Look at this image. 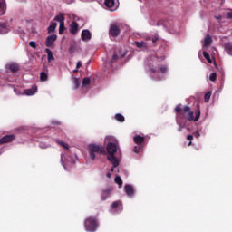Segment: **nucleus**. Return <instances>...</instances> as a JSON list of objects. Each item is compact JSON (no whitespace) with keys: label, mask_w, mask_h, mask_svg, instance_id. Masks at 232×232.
<instances>
[{"label":"nucleus","mask_w":232,"mask_h":232,"mask_svg":"<svg viewBox=\"0 0 232 232\" xmlns=\"http://www.w3.org/2000/svg\"><path fill=\"white\" fill-rule=\"evenodd\" d=\"M125 193L128 197H133L135 195V190L133 189V186L125 185Z\"/></svg>","instance_id":"13"},{"label":"nucleus","mask_w":232,"mask_h":232,"mask_svg":"<svg viewBox=\"0 0 232 232\" xmlns=\"http://www.w3.org/2000/svg\"><path fill=\"white\" fill-rule=\"evenodd\" d=\"M89 157L92 160H95V159H99L101 155H104L106 153V149L102 145L98 144H90L88 146Z\"/></svg>","instance_id":"3"},{"label":"nucleus","mask_w":232,"mask_h":232,"mask_svg":"<svg viewBox=\"0 0 232 232\" xmlns=\"http://www.w3.org/2000/svg\"><path fill=\"white\" fill-rule=\"evenodd\" d=\"M29 46H31V48H34V49L37 48V44L34 41H31L29 43Z\"/></svg>","instance_id":"37"},{"label":"nucleus","mask_w":232,"mask_h":232,"mask_svg":"<svg viewBox=\"0 0 232 232\" xmlns=\"http://www.w3.org/2000/svg\"><path fill=\"white\" fill-rule=\"evenodd\" d=\"M115 120L118 121V122H124L125 118L122 116V114L118 113L115 115Z\"/></svg>","instance_id":"26"},{"label":"nucleus","mask_w":232,"mask_h":232,"mask_svg":"<svg viewBox=\"0 0 232 232\" xmlns=\"http://www.w3.org/2000/svg\"><path fill=\"white\" fill-rule=\"evenodd\" d=\"M194 137H196L197 139H198V137H200V133H199V132H196V133L194 134Z\"/></svg>","instance_id":"45"},{"label":"nucleus","mask_w":232,"mask_h":232,"mask_svg":"<svg viewBox=\"0 0 232 232\" xmlns=\"http://www.w3.org/2000/svg\"><path fill=\"white\" fill-rule=\"evenodd\" d=\"M145 63L151 73H166L168 72V67L160 65V60L155 55L147 58Z\"/></svg>","instance_id":"2"},{"label":"nucleus","mask_w":232,"mask_h":232,"mask_svg":"<svg viewBox=\"0 0 232 232\" xmlns=\"http://www.w3.org/2000/svg\"><path fill=\"white\" fill-rule=\"evenodd\" d=\"M143 150H144V145H137V146H134L133 148L134 153H142Z\"/></svg>","instance_id":"19"},{"label":"nucleus","mask_w":232,"mask_h":232,"mask_svg":"<svg viewBox=\"0 0 232 232\" xmlns=\"http://www.w3.org/2000/svg\"><path fill=\"white\" fill-rule=\"evenodd\" d=\"M0 34H8V23H0Z\"/></svg>","instance_id":"16"},{"label":"nucleus","mask_w":232,"mask_h":232,"mask_svg":"<svg viewBox=\"0 0 232 232\" xmlns=\"http://www.w3.org/2000/svg\"><path fill=\"white\" fill-rule=\"evenodd\" d=\"M65 30H66V27L64 26V22H63V24H60V26H59L60 35H63Z\"/></svg>","instance_id":"27"},{"label":"nucleus","mask_w":232,"mask_h":232,"mask_svg":"<svg viewBox=\"0 0 232 232\" xmlns=\"http://www.w3.org/2000/svg\"><path fill=\"white\" fill-rule=\"evenodd\" d=\"M149 41H152V44H156L157 41H159V34H156L154 37H149Z\"/></svg>","instance_id":"31"},{"label":"nucleus","mask_w":232,"mask_h":232,"mask_svg":"<svg viewBox=\"0 0 232 232\" xmlns=\"http://www.w3.org/2000/svg\"><path fill=\"white\" fill-rule=\"evenodd\" d=\"M225 52L228 53V55H232V43H227L224 45Z\"/></svg>","instance_id":"17"},{"label":"nucleus","mask_w":232,"mask_h":232,"mask_svg":"<svg viewBox=\"0 0 232 232\" xmlns=\"http://www.w3.org/2000/svg\"><path fill=\"white\" fill-rule=\"evenodd\" d=\"M45 52L47 53V59L48 61H53L55 58L53 57V53H52V50H50L49 48L45 49Z\"/></svg>","instance_id":"21"},{"label":"nucleus","mask_w":232,"mask_h":232,"mask_svg":"<svg viewBox=\"0 0 232 232\" xmlns=\"http://www.w3.org/2000/svg\"><path fill=\"white\" fill-rule=\"evenodd\" d=\"M78 30H79V24H77V22H72L71 24V29H70V33L72 34V35H75Z\"/></svg>","instance_id":"14"},{"label":"nucleus","mask_w":232,"mask_h":232,"mask_svg":"<svg viewBox=\"0 0 232 232\" xmlns=\"http://www.w3.org/2000/svg\"><path fill=\"white\" fill-rule=\"evenodd\" d=\"M58 144L64 148L65 150H68V144L64 143L63 141H58Z\"/></svg>","instance_id":"35"},{"label":"nucleus","mask_w":232,"mask_h":232,"mask_svg":"<svg viewBox=\"0 0 232 232\" xmlns=\"http://www.w3.org/2000/svg\"><path fill=\"white\" fill-rule=\"evenodd\" d=\"M40 81H42L43 82L48 81V74L45 72H42L40 73Z\"/></svg>","instance_id":"24"},{"label":"nucleus","mask_w":232,"mask_h":232,"mask_svg":"<svg viewBox=\"0 0 232 232\" xmlns=\"http://www.w3.org/2000/svg\"><path fill=\"white\" fill-rule=\"evenodd\" d=\"M181 105L179 104L175 107V111L177 114V117H180L181 119H184V116H186L187 121H193V122H198V119H200V107L198 106L195 112L191 111V107L186 105L183 108L180 107Z\"/></svg>","instance_id":"1"},{"label":"nucleus","mask_w":232,"mask_h":232,"mask_svg":"<svg viewBox=\"0 0 232 232\" xmlns=\"http://www.w3.org/2000/svg\"><path fill=\"white\" fill-rule=\"evenodd\" d=\"M104 5L107 8H113L115 6V0H105Z\"/></svg>","instance_id":"20"},{"label":"nucleus","mask_w":232,"mask_h":232,"mask_svg":"<svg viewBox=\"0 0 232 232\" xmlns=\"http://www.w3.org/2000/svg\"><path fill=\"white\" fill-rule=\"evenodd\" d=\"M81 66H82V63L81 61H78L77 64H76L77 70H79V68H81Z\"/></svg>","instance_id":"40"},{"label":"nucleus","mask_w":232,"mask_h":232,"mask_svg":"<svg viewBox=\"0 0 232 232\" xmlns=\"http://www.w3.org/2000/svg\"><path fill=\"white\" fill-rule=\"evenodd\" d=\"M215 19H217L218 21H222V15H218V16H215Z\"/></svg>","instance_id":"42"},{"label":"nucleus","mask_w":232,"mask_h":232,"mask_svg":"<svg viewBox=\"0 0 232 232\" xmlns=\"http://www.w3.org/2000/svg\"><path fill=\"white\" fill-rule=\"evenodd\" d=\"M145 140H146V138H144L140 135H136L133 138V142H134V144H137V146H144Z\"/></svg>","instance_id":"10"},{"label":"nucleus","mask_w":232,"mask_h":232,"mask_svg":"<svg viewBox=\"0 0 232 232\" xmlns=\"http://www.w3.org/2000/svg\"><path fill=\"white\" fill-rule=\"evenodd\" d=\"M14 140H15V135L14 134L6 135L0 139V145L8 144L9 142H14Z\"/></svg>","instance_id":"7"},{"label":"nucleus","mask_w":232,"mask_h":232,"mask_svg":"<svg viewBox=\"0 0 232 232\" xmlns=\"http://www.w3.org/2000/svg\"><path fill=\"white\" fill-rule=\"evenodd\" d=\"M70 53H75V45H71L69 48Z\"/></svg>","instance_id":"38"},{"label":"nucleus","mask_w":232,"mask_h":232,"mask_svg":"<svg viewBox=\"0 0 232 232\" xmlns=\"http://www.w3.org/2000/svg\"><path fill=\"white\" fill-rule=\"evenodd\" d=\"M91 80L89 77H86L82 80V86H90Z\"/></svg>","instance_id":"32"},{"label":"nucleus","mask_w":232,"mask_h":232,"mask_svg":"<svg viewBox=\"0 0 232 232\" xmlns=\"http://www.w3.org/2000/svg\"><path fill=\"white\" fill-rule=\"evenodd\" d=\"M212 39L209 35H207L205 40H204V46H209V44H211L212 43Z\"/></svg>","instance_id":"25"},{"label":"nucleus","mask_w":232,"mask_h":232,"mask_svg":"<svg viewBox=\"0 0 232 232\" xmlns=\"http://www.w3.org/2000/svg\"><path fill=\"white\" fill-rule=\"evenodd\" d=\"M55 28H57V23L51 22L50 26L48 27V34H53V32H55Z\"/></svg>","instance_id":"18"},{"label":"nucleus","mask_w":232,"mask_h":232,"mask_svg":"<svg viewBox=\"0 0 232 232\" xmlns=\"http://www.w3.org/2000/svg\"><path fill=\"white\" fill-rule=\"evenodd\" d=\"M114 181L120 188L122 186V179H121V176H116Z\"/></svg>","instance_id":"28"},{"label":"nucleus","mask_w":232,"mask_h":232,"mask_svg":"<svg viewBox=\"0 0 232 232\" xmlns=\"http://www.w3.org/2000/svg\"><path fill=\"white\" fill-rule=\"evenodd\" d=\"M184 130V126L180 125L179 128H178V131L180 133V131H182Z\"/></svg>","instance_id":"43"},{"label":"nucleus","mask_w":232,"mask_h":232,"mask_svg":"<svg viewBox=\"0 0 232 232\" xmlns=\"http://www.w3.org/2000/svg\"><path fill=\"white\" fill-rule=\"evenodd\" d=\"M24 95H35L37 93V85H33L31 89L24 90Z\"/></svg>","instance_id":"15"},{"label":"nucleus","mask_w":232,"mask_h":232,"mask_svg":"<svg viewBox=\"0 0 232 232\" xmlns=\"http://www.w3.org/2000/svg\"><path fill=\"white\" fill-rule=\"evenodd\" d=\"M77 72H79V69H75V70H73V73H77Z\"/></svg>","instance_id":"48"},{"label":"nucleus","mask_w":232,"mask_h":232,"mask_svg":"<svg viewBox=\"0 0 232 232\" xmlns=\"http://www.w3.org/2000/svg\"><path fill=\"white\" fill-rule=\"evenodd\" d=\"M227 19H232V12L227 13Z\"/></svg>","instance_id":"41"},{"label":"nucleus","mask_w":232,"mask_h":232,"mask_svg":"<svg viewBox=\"0 0 232 232\" xmlns=\"http://www.w3.org/2000/svg\"><path fill=\"white\" fill-rule=\"evenodd\" d=\"M119 150V147H117V144L113 142H110L107 145V159L110 162L112 163V166L114 168H117L119 166V160L115 157V153H117V150Z\"/></svg>","instance_id":"4"},{"label":"nucleus","mask_w":232,"mask_h":232,"mask_svg":"<svg viewBox=\"0 0 232 232\" xmlns=\"http://www.w3.org/2000/svg\"><path fill=\"white\" fill-rule=\"evenodd\" d=\"M187 140L190 141L193 140V135H188Z\"/></svg>","instance_id":"44"},{"label":"nucleus","mask_w":232,"mask_h":232,"mask_svg":"<svg viewBox=\"0 0 232 232\" xmlns=\"http://www.w3.org/2000/svg\"><path fill=\"white\" fill-rule=\"evenodd\" d=\"M54 21H57L58 23H60V24H62L63 23H64V14H60L56 15L54 17Z\"/></svg>","instance_id":"22"},{"label":"nucleus","mask_w":232,"mask_h":232,"mask_svg":"<svg viewBox=\"0 0 232 232\" xmlns=\"http://www.w3.org/2000/svg\"><path fill=\"white\" fill-rule=\"evenodd\" d=\"M209 99H211V92H208L205 94V102H209Z\"/></svg>","instance_id":"34"},{"label":"nucleus","mask_w":232,"mask_h":232,"mask_svg":"<svg viewBox=\"0 0 232 232\" xmlns=\"http://www.w3.org/2000/svg\"><path fill=\"white\" fill-rule=\"evenodd\" d=\"M14 92H15V93H17V89H14Z\"/></svg>","instance_id":"49"},{"label":"nucleus","mask_w":232,"mask_h":232,"mask_svg":"<svg viewBox=\"0 0 232 232\" xmlns=\"http://www.w3.org/2000/svg\"><path fill=\"white\" fill-rule=\"evenodd\" d=\"M203 57L206 58V60L208 61V63H211L212 61H211V56H209V53H208V52H203Z\"/></svg>","instance_id":"29"},{"label":"nucleus","mask_w":232,"mask_h":232,"mask_svg":"<svg viewBox=\"0 0 232 232\" xmlns=\"http://www.w3.org/2000/svg\"><path fill=\"white\" fill-rule=\"evenodd\" d=\"M209 81H211L212 82H215V81H217V72H211L209 76Z\"/></svg>","instance_id":"33"},{"label":"nucleus","mask_w":232,"mask_h":232,"mask_svg":"<svg viewBox=\"0 0 232 232\" xmlns=\"http://www.w3.org/2000/svg\"><path fill=\"white\" fill-rule=\"evenodd\" d=\"M55 41H57L56 34L48 36L45 41V46H47V48H51V46H53V44L55 43Z\"/></svg>","instance_id":"9"},{"label":"nucleus","mask_w":232,"mask_h":232,"mask_svg":"<svg viewBox=\"0 0 232 232\" xmlns=\"http://www.w3.org/2000/svg\"><path fill=\"white\" fill-rule=\"evenodd\" d=\"M109 34L111 35V37H119L121 34V28L116 24H112L110 27Z\"/></svg>","instance_id":"6"},{"label":"nucleus","mask_w":232,"mask_h":232,"mask_svg":"<svg viewBox=\"0 0 232 232\" xmlns=\"http://www.w3.org/2000/svg\"><path fill=\"white\" fill-rule=\"evenodd\" d=\"M107 177H108V179H111V172H108V173H107Z\"/></svg>","instance_id":"47"},{"label":"nucleus","mask_w":232,"mask_h":232,"mask_svg":"<svg viewBox=\"0 0 232 232\" xmlns=\"http://www.w3.org/2000/svg\"><path fill=\"white\" fill-rule=\"evenodd\" d=\"M84 227L86 231L88 232H95L99 227V221L97 220V217L95 216H89L86 218L84 221Z\"/></svg>","instance_id":"5"},{"label":"nucleus","mask_w":232,"mask_h":232,"mask_svg":"<svg viewBox=\"0 0 232 232\" xmlns=\"http://www.w3.org/2000/svg\"><path fill=\"white\" fill-rule=\"evenodd\" d=\"M124 57H126V53H124L121 56H119V54L114 53L113 56H112L111 63H115L116 61H119V59H122Z\"/></svg>","instance_id":"23"},{"label":"nucleus","mask_w":232,"mask_h":232,"mask_svg":"<svg viewBox=\"0 0 232 232\" xmlns=\"http://www.w3.org/2000/svg\"><path fill=\"white\" fill-rule=\"evenodd\" d=\"M191 144H192V142H191V141H189L188 146H191Z\"/></svg>","instance_id":"50"},{"label":"nucleus","mask_w":232,"mask_h":232,"mask_svg":"<svg viewBox=\"0 0 232 232\" xmlns=\"http://www.w3.org/2000/svg\"><path fill=\"white\" fill-rule=\"evenodd\" d=\"M6 70H9V72H11V73H17L18 70H19V64L15 63H7L5 65Z\"/></svg>","instance_id":"8"},{"label":"nucleus","mask_w":232,"mask_h":232,"mask_svg":"<svg viewBox=\"0 0 232 232\" xmlns=\"http://www.w3.org/2000/svg\"><path fill=\"white\" fill-rule=\"evenodd\" d=\"M115 168H117V167H112L111 169V173H113V171H115Z\"/></svg>","instance_id":"46"},{"label":"nucleus","mask_w":232,"mask_h":232,"mask_svg":"<svg viewBox=\"0 0 232 232\" xmlns=\"http://www.w3.org/2000/svg\"><path fill=\"white\" fill-rule=\"evenodd\" d=\"M111 191H113L111 188H104L102 192V200H108V197L111 195Z\"/></svg>","instance_id":"11"},{"label":"nucleus","mask_w":232,"mask_h":232,"mask_svg":"<svg viewBox=\"0 0 232 232\" xmlns=\"http://www.w3.org/2000/svg\"><path fill=\"white\" fill-rule=\"evenodd\" d=\"M137 48H146V43L144 42H135Z\"/></svg>","instance_id":"30"},{"label":"nucleus","mask_w":232,"mask_h":232,"mask_svg":"<svg viewBox=\"0 0 232 232\" xmlns=\"http://www.w3.org/2000/svg\"><path fill=\"white\" fill-rule=\"evenodd\" d=\"M74 85H75V90H77V88H79L80 86L79 80L77 78L74 79Z\"/></svg>","instance_id":"39"},{"label":"nucleus","mask_w":232,"mask_h":232,"mask_svg":"<svg viewBox=\"0 0 232 232\" xmlns=\"http://www.w3.org/2000/svg\"><path fill=\"white\" fill-rule=\"evenodd\" d=\"M118 206H121V201H114L113 203H112V208H113V209H117V207Z\"/></svg>","instance_id":"36"},{"label":"nucleus","mask_w":232,"mask_h":232,"mask_svg":"<svg viewBox=\"0 0 232 232\" xmlns=\"http://www.w3.org/2000/svg\"><path fill=\"white\" fill-rule=\"evenodd\" d=\"M82 41H90L92 39V33L88 29L82 31Z\"/></svg>","instance_id":"12"}]
</instances>
